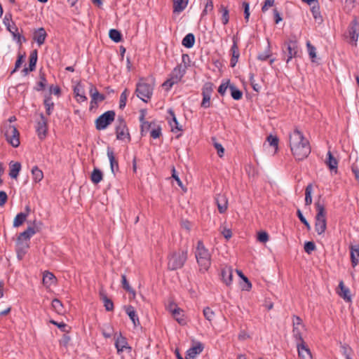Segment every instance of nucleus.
Returning a JSON list of instances; mask_svg holds the SVG:
<instances>
[{
  "label": "nucleus",
  "instance_id": "1",
  "mask_svg": "<svg viewBox=\"0 0 359 359\" xmlns=\"http://www.w3.org/2000/svg\"><path fill=\"white\" fill-rule=\"evenodd\" d=\"M304 332H305V327L302 319L293 315V337L297 341L298 355L300 359H312L311 351L302 337Z\"/></svg>",
  "mask_w": 359,
  "mask_h": 359
},
{
  "label": "nucleus",
  "instance_id": "2",
  "mask_svg": "<svg viewBox=\"0 0 359 359\" xmlns=\"http://www.w3.org/2000/svg\"><path fill=\"white\" fill-rule=\"evenodd\" d=\"M293 157L297 161H302L311 153V146L309 140L304 137L298 129L293 130Z\"/></svg>",
  "mask_w": 359,
  "mask_h": 359
},
{
  "label": "nucleus",
  "instance_id": "3",
  "mask_svg": "<svg viewBox=\"0 0 359 359\" xmlns=\"http://www.w3.org/2000/svg\"><path fill=\"white\" fill-rule=\"evenodd\" d=\"M195 256L197 263L199 265L200 271L205 272L211 265V255L207 248H205L202 241H198L195 252Z\"/></svg>",
  "mask_w": 359,
  "mask_h": 359
},
{
  "label": "nucleus",
  "instance_id": "4",
  "mask_svg": "<svg viewBox=\"0 0 359 359\" xmlns=\"http://www.w3.org/2000/svg\"><path fill=\"white\" fill-rule=\"evenodd\" d=\"M168 269L175 271L184 266L187 260V250H182L171 253L168 257Z\"/></svg>",
  "mask_w": 359,
  "mask_h": 359
},
{
  "label": "nucleus",
  "instance_id": "5",
  "mask_svg": "<svg viewBox=\"0 0 359 359\" xmlns=\"http://www.w3.org/2000/svg\"><path fill=\"white\" fill-rule=\"evenodd\" d=\"M317 214L316 215L315 230L318 235L323 234L327 228L326 210L323 204L316 203Z\"/></svg>",
  "mask_w": 359,
  "mask_h": 359
},
{
  "label": "nucleus",
  "instance_id": "6",
  "mask_svg": "<svg viewBox=\"0 0 359 359\" xmlns=\"http://www.w3.org/2000/svg\"><path fill=\"white\" fill-rule=\"evenodd\" d=\"M116 116V113L114 110H109L99 116L95 121V128L97 130H105L109 125H111Z\"/></svg>",
  "mask_w": 359,
  "mask_h": 359
},
{
  "label": "nucleus",
  "instance_id": "7",
  "mask_svg": "<svg viewBox=\"0 0 359 359\" xmlns=\"http://www.w3.org/2000/svg\"><path fill=\"white\" fill-rule=\"evenodd\" d=\"M4 133L6 140L12 147L15 148L19 147L20 133L15 126L11 124L6 126Z\"/></svg>",
  "mask_w": 359,
  "mask_h": 359
},
{
  "label": "nucleus",
  "instance_id": "8",
  "mask_svg": "<svg viewBox=\"0 0 359 359\" xmlns=\"http://www.w3.org/2000/svg\"><path fill=\"white\" fill-rule=\"evenodd\" d=\"M115 132L117 140H123L125 138H127L128 141L130 142L131 137L129 133V130L125 118L122 116H118L116 119Z\"/></svg>",
  "mask_w": 359,
  "mask_h": 359
},
{
  "label": "nucleus",
  "instance_id": "9",
  "mask_svg": "<svg viewBox=\"0 0 359 359\" xmlns=\"http://www.w3.org/2000/svg\"><path fill=\"white\" fill-rule=\"evenodd\" d=\"M135 93L137 96L143 102H147L153 94L152 86L144 82H138L136 85Z\"/></svg>",
  "mask_w": 359,
  "mask_h": 359
},
{
  "label": "nucleus",
  "instance_id": "10",
  "mask_svg": "<svg viewBox=\"0 0 359 359\" xmlns=\"http://www.w3.org/2000/svg\"><path fill=\"white\" fill-rule=\"evenodd\" d=\"M347 37L350 43L356 46L359 37V21L356 16L353 17L348 26Z\"/></svg>",
  "mask_w": 359,
  "mask_h": 359
},
{
  "label": "nucleus",
  "instance_id": "11",
  "mask_svg": "<svg viewBox=\"0 0 359 359\" xmlns=\"http://www.w3.org/2000/svg\"><path fill=\"white\" fill-rule=\"evenodd\" d=\"M214 84L212 82H206L202 88L203 100L201 106L207 109L210 107V97L213 92Z\"/></svg>",
  "mask_w": 359,
  "mask_h": 359
},
{
  "label": "nucleus",
  "instance_id": "12",
  "mask_svg": "<svg viewBox=\"0 0 359 359\" xmlns=\"http://www.w3.org/2000/svg\"><path fill=\"white\" fill-rule=\"evenodd\" d=\"M34 226H28L25 231L20 233L16 241H19V243L26 241L27 243H29L31 237L41 230V227L36 224V221H34Z\"/></svg>",
  "mask_w": 359,
  "mask_h": 359
},
{
  "label": "nucleus",
  "instance_id": "13",
  "mask_svg": "<svg viewBox=\"0 0 359 359\" xmlns=\"http://www.w3.org/2000/svg\"><path fill=\"white\" fill-rule=\"evenodd\" d=\"M36 130L40 140H43L46 137L48 120L42 113L40 114V120L36 123Z\"/></svg>",
  "mask_w": 359,
  "mask_h": 359
},
{
  "label": "nucleus",
  "instance_id": "14",
  "mask_svg": "<svg viewBox=\"0 0 359 359\" xmlns=\"http://www.w3.org/2000/svg\"><path fill=\"white\" fill-rule=\"evenodd\" d=\"M115 347L118 353L123 352L124 349L128 351L132 350V348L128 345L127 339L121 332L118 334H115Z\"/></svg>",
  "mask_w": 359,
  "mask_h": 359
},
{
  "label": "nucleus",
  "instance_id": "15",
  "mask_svg": "<svg viewBox=\"0 0 359 359\" xmlns=\"http://www.w3.org/2000/svg\"><path fill=\"white\" fill-rule=\"evenodd\" d=\"M89 93L91 97L90 109H92L93 104H97L98 102H102L105 100V95L100 93L93 83H90Z\"/></svg>",
  "mask_w": 359,
  "mask_h": 359
},
{
  "label": "nucleus",
  "instance_id": "16",
  "mask_svg": "<svg viewBox=\"0 0 359 359\" xmlns=\"http://www.w3.org/2000/svg\"><path fill=\"white\" fill-rule=\"evenodd\" d=\"M170 309L172 312L174 318L178 322L179 324L182 325H184L187 324V320L184 318V311L182 309H181L174 304L170 305Z\"/></svg>",
  "mask_w": 359,
  "mask_h": 359
},
{
  "label": "nucleus",
  "instance_id": "17",
  "mask_svg": "<svg viewBox=\"0 0 359 359\" xmlns=\"http://www.w3.org/2000/svg\"><path fill=\"white\" fill-rule=\"evenodd\" d=\"M221 280L226 285L230 286L233 280V269L230 266H225L221 269Z\"/></svg>",
  "mask_w": 359,
  "mask_h": 359
},
{
  "label": "nucleus",
  "instance_id": "18",
  "mask_svg": "<svg viewBox=\"0 0 359 359\" xmlns=\"http://www.w3.org/2000/svg\"><path fill=\"white\" fill-rule=\"evenodd\" d=\"M231 53V58L230 60V66L231 67H234L238 62L239 56H240V52L239 48L237 43V39L235 36L233 38V45L230 50Z\"/></svg>",
  "mask_w": 359,
  "mask_h": 359
},
{
  "label": "nucleus",
  "instance_id": "19",
  "mask_svg": "<svg viewBox=\"0 0 359 359\" xmlns=\"http://www.w3.org/2000/svg\"><path fill=\"white\" fill-rule=\"evenodd\" d=\"M326 165L329 168L331 172H334V174L337 173L338 171V161L336 158H334L329 151L327 154V158L325 161Z\"/></svg>",
  "mask_w": 359,
  "mask_h": 359
},
{
  "label": "nucleus",
  "instance_id": "20",
  "mask_svg": "<svg viewBox=\"0 0 359 359\" xmlns=\"http://www.w3.org/2000/svg\"><path fill=\"white\" fill-rule=\"evenodd\" d=\"M46 37L47 33L43 27L38 28L33 32V40L35 41L39 46L45 43Z\"/></svg>",
  "mask_w": 359,
  "mask_h": 359
},
{
  "label": "nucleus",
  "instance_id": "21",
  "mask_svg": "<svg viewBox=\"0 0 359 359\" xmlns=\"http://www.w3.org/2000/svg\"><path fill=\"white\" fill-rule=\"evenodd\" d=\"M187 67V66L186 65H184V67H182V65H178L174 68L170 75V77L175 80L174 82L178 83L181 81L186 72Z\"/></svg>",
  "mask_w": 359,
  "mask_h": 359
},
{
  "label": "nucleus",
  "instance_id": "22",
  "mask_svg": "<svg viewBox=\"0 0 359 359\" xmlns=\"http://www.w3.org/2000/svg\"><path fill=\"white\" fill-rule=\"evenodd\" d=\"M29 248V243H27L26 241L20 242L16 241V254L17 257L19 260H22L25 255H26L27 250Z\"/></svg>",
  "mask_w": 359,
  "mask_h": 359
},
{
  "label": "nucleus",
  "instance_id": "23",
  "mask_svg": "<svg viewBox=\"0 0 359 359\" xmlns=\"http://www.w3.org/2000/svg\"><path fill=\"white\" fill-rule=\"evenodd\" d=\"M168 113L170 115L171 119L168 120V123L171 127V131L176 133L177 131H182V126L179 124V122L175 116V112L172 109L168 110Z\"/></svg>",
  "mask_w": 359,
  "mask_h": 359
},
{
  "label": "nucleus",
  "instance_id": "24",
  "mask_svg": "<svg viewBox=\"0 0 359 359\" xmlns=\"http://www.w3.org/2000/svg\"><path fill=\"white\" fill-rule=\"evenodd\" d=\"M215 201L219 213H224L228 207V200L226 197L223 194H218L215 198Z\"/></svg>",
  "mask_w": 359,
  "mask_h": 359
},
{
  "label": "nucleus",
  "instance_id": "25",
  "mask_svg": "<svg viewBox=\"0 0 359 359\" xmlns=\"http://www.w3.org/2000/svg\"><path fill=\"white\" fill-rule=\"evenodd\" d=\"M125 311L127 313V315L129 316L130 319L132 320L134 327H136L139 325H140L139 318L136 313V311L135 310V308L131 306H126L124 307Z\"/></svg>",
  "mask_w": 359,
  "mask_h": 359
},
{
  "label": "nucleus",
  "instance_id": "26",
  "mask_svg": "<svg viewBox=\"0 0 359 359\" xmlns=\"http://www.w3.org/2000/svg\"><path fill=\"white\" fill-rule=\"evenodd\" d=\"M107 156L110 163L111 171L115 175L116 172L118 171V163L115 158L113 149L109 147L107 148Z\"/></svg>",
  "mask_w": 359,
  "mask_h": 359
},
{
  "label": "nucleus",
  "instance_id": "27",
  "mask_svg": "<svg viewBox=\"0 0 359 359\" xmlns=\"http://www.w3.org/2000/svg\"><path fill=\"white\" fill-rule=\"evenodd\" d=\"M204 349V345L198 341L195 345L192 346L189 349L187 350V354L189 358H194L197 355L200 354Z\"/></svg>",
  "mask_w": 359,
  "mask_h": 359
},
{
  "label": "nucleus",
  "instance_id": "28",
  "mask_svg": "<svg viewBox=\"0 0 359 359\" xmlns=\"http://www.w3.org/2000/svg\"><path fill=\"white\" fill-rule=\"evenodd\" d=\"M74 94L77 101L79 102L87 100V97L85 95L84 88L80 82L74 88Z\"/></svg>",
  "mask_w": 359,
  "mask_h": 359
},
{
  "label": "nucleus",
  "instance_id": "29",
  "mask_svg": "<svg viewBox=\"0 0 359 359\" xmlns=\"http://www.w3.org/2000/svg\"><path fill=\"white\" fill-rule=\"evenodd\" d=\"M292 41L289 40L284 43L283 48L282 58L287 64L292 59Z\"/></svg>",
  "mask_w": 359,
  "mask_h": 359
},
{
  "label": "nucleus",
  "instance_id": "30",
  "mask_svg": "<svg viewBox=\"0 0 359 359\" xmlns=\"http://www.w3.org/2000/svg\"><path fill=\"white\" fill-rule=\"evenodd\" d=\"M350 252H351V261L353 267H355L358 264V258H359V245H351L349 247Z\"/></svg>",
  "mask_w": 359,
  "mask_h": 359
},
{
  "label": "nucleus",
  "instance_id": "31",
  "mask_svg": "<svg viewBox=\"0 0 359 359\" xmlns=\"http://www.w3.org/2000/svg\"><path fill=\"white\" fill-rule=\"evenodd\" d=\"M21 170V164L19 162L11 161L9 163V176L12 179H17Z\"/></svg>",
  "mask_w": 359,
  "mask_h": 359
},
{
  "label": "nucleus",
  "instance_id": "32",
  "mask_svg": "<svg viewBox=\"0 0 359 359\" xmlns=\"http://www.w3.org/2000/svg\"><path fill=\"white\" fill-rule=\"evenodd\" d=\"M43 105L46 108V113L48 116H50L54 109V102L52 101V97L50 94L46 95L43 100Z\"/></svg>",
  "mask_w": 359,
  "mask_h": 359
},
{
  "label": "nucleus",
  "instance_id": "33",
  "mask_svg": "<svg viewBox=\"0 0 359 359\" xmlns=\"http://www.w3.org/2000/svg\"><path fill=\"white\" fill-rule=\"evenodd\" d=\"M173 11L175 13H180L183 11L187 6L189 0H172Z\"/></svg>",
  "mask_w": 359,
  "mask_h": 359
},
{
  "label": "nucleus",
  "instance_id": "34",
  "mask_svg": "<svg viewBox=\"0 0 359 359\" xmlns=\"http://www.w3.org/2000/svg\"><path fill=\"white\" fill-rule=\"evenodd\" d=\"M339 288L340 291L338 292L339 295L344 300L350 301L351 296L349 295L350 290L344 285V281L341 280L339 283Z\"/></svg>",
  "mask_w": 359,
  "mask_h": 359
},
{
  "label": "nucleus",
  "instance_id": "35",
  "mask_svg": "<svg viewBox=\"0 0 359 359\" xmlns=\"http://www.w3.org/2000/svg\"><path fill=\"white\" fill-rule=\"evenodd\" d=\"M100 299L104 302V306L107 311H111L114 310V303L111 299L107 297L104 292H100Z\"/></svg>",
  "mask_w": 359,
  "mask_h": 359
},
{
  "label": "nucleus",
  "instance_id": "36",
  "mask_svg": "<svg viewBox=\"0 0 359 359\" xmlns=\"http://www.w3.org/2000/svg\"><path fill=\"white\" fill-rule=\"evenodd\" d=\"M103 179V172L102 170L97 168H94L93 170L91 172L90 180L93 183L95 184H97L100 183Z\"/></svg>",
  "mask_w": 359,
  "mask_h": 359
},
{
  "label": "nucleus",
  "instance_id": "37",
  "mask_svg": "<svg viewBox=\"0 0 359 359\" xmlns=\"http://www.w3.org/2000/svg\"><path fill=\"white\" fill-rule=\"evenodd\" d=\"M39 79L40 81L36 83V86L34 87V90L36 91L44 90L47 85L46 74L44 72H42L41 69L39 71Z\"/></svg>",
  "mask_w": 359,
  "mask_h": 359
},
{
  "label": "nucleus",
  "instance_id": "38",
  "mask_svg": "<svg viewBox=\"0 0 359 359\" xmlns=\"http://www.w3.org/2000/svg\"><path fill=\"white\" fill-rule=\"evenodd\" d=\"M195 43V36L192 33L187 34L182 39V44L187 48H191Z\"/></svg>",
  "mask_w": 359,
  "mask_h": 359
},
{
  "label": "nucleus",
  "instance_id": "39",
  "mask_svg": "<svg viewBox=\"0 0 359 359\" xmlns=\"http://www.w3.org/2000/svg\"><path fill=\"white\" fill-rule=\"evenodd\" d=\"M56 278L54 274L49 271H45L43 276V283L44 285L50 286L55 283Z\"/></svg>",
  "mask_w": 359,
  "mask_h": 359
},
{
  "label": "nucleus",
  "instance_id": "40",
  "mask_svg": "<svg viewBox=\"0 0 359 359\" xmlns=\"http://www.w3.org/2000/svg\"><path fill=\"white\" fill-rule=\"evenodd\" d=\"M109 36L111 41L118 43L123 41V35L121 32L116 29H111L109 32Z\"/></svg>",
  "mask_w": 359,
  "mask_h": 359
},
{
  "label": "nucleus",
  "instance_id": "41",
  "mask_svg": "<svg viewBox=\"0 0 359 359\" xmlns=\"http://www.w3.org/2000/svg\"><path fill=\"white\" fill-rule=\"evenodd\" d=\"M38 59V52L37 50H34L32 51L29 57V71L33 72L36 69V65Z\"/></svg>",
  "mask_w": 359,
  "mask_h": 359
},
{
  "label": "nucleus",
  "instance_id": "42",
  "mask_svg": "<svg viewBox=\"0 0 359 359\" xmlns=\"http://www.w3.org/2000/svg\"><path fill=\"white\" fill-rule=\"evenodd\" d=\"M156 121H153L151 122L145 121L141 123L140 125V134L141 136H144L146 134L151 130L153 126H155Z\"/></svg>",
  "mask_w": 359,
  "mask_h": 359
},
{
  "label": "nucleus",
  "instance_id": "43",
  "mask_svg": "<svg viewBox=\"0 0 359 359\" xmlns=\"http://www.w3.org/2000/svg\"><path fill=\"white\" fill-rule=\"evenodd\" d=\"M121 285H122V287L129 294H132L133 297L135 298V294H136L135 291L130 285V284L127 280L126 276L125 274L121 275Z\"/></svg>",
  "mask_w": 359,
  "mask_h": 359
},
{
  "label": "nucleus",
  "instance_id": "44",
  "mask_svg": "<svg viewBox=\"0 0 359 359\" xmlns=\"http://www.w3.org/2000/svg\"><path fill=\"white\" fill-rule=\"evenodd\" d=\"M32 178L34 182L37 183L42 180L43 178V173L38 166L35 165L32 169Z\"/></svg>",
  "mask_w": 359,
  "mask_h": 359
},
{
  "label": "nucleus",
  "instance_id": "45",
  "mask_svg": "<svg viewBox=\"0 0 359 359\" xmlns=\"http://www.w3.org/2000/svg\"><path fill=\"white\" fill-rule=\"evenodd\" d=\"M231 96L235 100H239L243 97V92L239 90L234 84L229 85Z\"/></svg>",
  "mask_w": 359,
  "mask_h": 359
},
{
  "label": "nucleus",
  "instance_id": "46",
  "mask_svg": "<svg viewBox=\"0 0 359 359\" xmlns=\"http://www.w3.org/2000/svg\"><path fill=\"white\" fill-rule=\"evenodd\" d=\"M27 217V213L20 212L17 214L13 220V226L19 227L21 226L26 221Z\"/></svg>",
  "mask_w": 359,
  "mask_h": 359
},
{
  "label": "nucleus",
  "instance_id": "47",
  "mask_svg": "<svg viewBox=\"0 0 359 359\" xmlns=\"http://www.w3.org/2000/svg\"><path fill=\"white\" fill-rule=\"evenodd\" d=\"M162 136V128L161 126L155 123V126H153L150 130V137L153 139H158Z\"/></svg>",
  "mask_w": 359,
  "mask_h": 359
},
{
  "label": "nucleus",
  "instance_id": "48",
  "mask_svg": "<svg viewBox=\"0 0 359 359\" xmlns=\"http://www.w3.org/2000/svg\"><path fill=\"white\" fill-rule=\"evenodd\" d=\"M238 276L244 281L245 284L242 286L243 290L249 291L252 288V284L249 279L240 270H236Z\"/></svg>",
  "mask_w": 359,
  "mask_h": 359
},
{
  "label": "nucleus",
  "instance_id": "49",
  "mask_svg": "<svg viewBox=\"0 0 359 359\" xmlns=\"http://www.w3.org/2000/svg\"><path fill=\"white\" fill-rule=\"evenodd\" d=\"M219 11L222 13V21L224 25H226L229 20V12L227 7L221 5Z\"/></svg>",
  "mask_w": 359,
  "mask_h": 359
},
{
  "label": "nucleus",
  "instance_id": "50",
  "mask_svg": "<svg viewBox=\"0 0 359 359\" xmlns=\"http://www.w3.org/2000/svg\"><path fill=\"white\" fill-rule=\"evenodd\" d=\"M311 6V11L312 13L313 18L316 20H322V16L320 15V7H319L318 3V2L313 3Z\"/></svg>",
  "mask_w": 359,
  "mask_h": 359
},
{
  "label": "nucleus",
  "instance_id": "51",
  "mask_svg": "<svg viewBox=\"0 0 359 359\" xmlns=\"http://www.w3.org/2000/svg\"><path fill=\"white\" fill-rule=\"evenodd\" d=\"M52 307L53 309L58 313L61 314L64 312L63 311V304L61 301L58 299H54L52 301Z\"/></svg>",
  "mask_w": 359,
  "mask_h": 359
},
{
  "label": "nucleus",
  "instance_id": "52",
  "mask_svg": "<svg viewBox=\"0 0 359 359\" xmlns=\"http://www.w3.org/2000/svg\"><path fill=\"white\" fill-rule=\"evenodd\" d=\"M307 50L309 55L310 58L312 62H315V58L316 57V48L314 46H313L309 41L306 42Z\"/></svg>",
  "mask_w": 359,
  "mask_h": 359
},
{
  "label": "nucleus",
  "instance_id": "53",
  "mask_svg": "<svg viewBox=\"0 0 359 359\" xmlns=\"http://www.w3.org/2000/svg\"><path fill=\"white\" fill-rule=\"evenodd\" d=\"M211 140L213 143V145L215 148L217 149V154L219 157H222L224 154V148L222 147V145L217 142L216 137H212Z\"/></svg>",
  "mask_w": 359,
  "mask_h": 359
},
{
  "label": "nucleus",
  "instance_id": "54",
  "mask_svg": "<svg viewBox=\"0 0 359 359\" xmlns=\"http://www.w3.org/2000/svg\"><path fill=\"white\" fill-rule=\"evenodd\" d=\"M129 91L127 88H126L123 93L121 94L120 100H119V108L123 109L125 108L127 101L128 95Z\"/></svg>",
  "mask_w": 359,
  "mask_h": 359
},
{
  "label": "nucleus",
  "instance_id": "55",
  "mask_svg": "<svg viewBox=\"0 0 359 359\" xmlns=\"http://www.w3.org/2000/svg\"><path fill=\"white\" fill-rule=\"evenodd\" d=\"M205 1H206V3L205 4L204 9L202 11L201 18H203L204 16H205L208 13V12H211L213 11L214 6H213L212 0H205Z\"/></svg>",
  "mask_w": 359,
  "mask_h": 359
},
{
  "label": "nucleus",
  "instance_id": "56",
  "mask_svg": "<svg viewBox=\"0 0 359 359\" xmlns=\"http://www.w3.org/2000/svg\"><path fill=\"white\" fill-rule=\"evenodd\" d=\"M9 32L12 34L13 39H16L17 43L19 45L20 47L22 46V43L23 42L25 43V42L27 41V39L24 36L21 35L18 32V31L17 32H15H15H13V31Z\"/></svg>",
  "mask_w": 359,
  "mask_h": 359
},
{
  "label": "nucleus",
  "instance_id": "57",
  "mask_svg": "<svg viewBox=\"0 0 359 359\" xmlns=\"http://www.w3.org/2000/svg\"><path fill=\"white\" fill-rule=\"evenodd\" d=\"M266 140L270 146L275 148L276 151L278 149L279 140L276 135H269Z\"/></svg>",
  "mask_w": 359,
  "mask_h": 359
},
{
  "label": "nucleus",
  "instance_id": "58",
  "mask_svg": "<svg viewBox=\"0 0 359 359\" xmlns=\"http://www.w3.org/2000/svg\"><path fill=\"white\" fill-rule=\"evenodd\" d=\"M25 57H26V55L25 53L23 54H18V58L15 61V68L11 72V74H13L15 71H17V69H18L21 67L22 64L25 61Z\"/></svg>",
  "mask_w": 359,
  "mask_h": 359
},
{
  "label": "nucleus",
  "instance_id": "59",
  "mask_svg": "<svg viewBox=\"0 0 359 359\" xmlns=\"http://www.w3.org/2000/svg\"><path fill=\"white\" fill-rule=\"evenodd\" d=\"M311 184H309L306 187L305 190V203L306 205H311L312 203V197H311Z\"/></svg>",
  "mask_w": 359,
  "mask_h": 359
},
{
  "label": "nucleus",
  "instance_id": "60",
  "mask_svg": "<svg viewBox=\"0 0 359 359\" xmlns=\"http://www.w3.org/2000/svg\"><path fill=\"white\" fill-rule=\"evenodd\" d=\"M271 55L270 46H268L267 49L265 51L259 53L257 59L262 61H266L271 57Z\"/></svg>",
  "mask_w": 359,
  "mask_h": 359
},
{
  "label": "nucleus",
  "instance_id": "61",
  "mask_svg": "<svg viewBox=\"0 0 359 359\" xmlns=\"http://www.w3.org/2000/svg\"><path fill=\"white\" fill-rule=\"evenodd\" d=\"M203 312V316L206 320L210 322L213 319L215 316V312L210 307L207 306L204 308Z\"/></svg>",
  "mask_w": 359,
  "mask_h": 359
},
{
  "label": "nucleus",
  "instance_id": "62",
  "mask_svg": "<svg viewBox=\"0 0 359 359\" xmlns=\"http://www.w3.org/2000/svg\"><path fill=\"white\" fill-rule=\"evenodd\" d=\"M304 248L305 252L307 254L310 255V254L312 253V252H313L316 250V245H315L314 242H313V241H306L304 243Z\"/></svg>",
  "mask_w": 359,
  "mask_h": 359
},
{
  "label": "nucleus",
  "instance_id": "63",
  "mask_svg": "<svg viewBox=\"0 0 359 359\" xmlns=\"http://www.w3.org/2000/svg\"><path fill=\"white\" fill-rule=\"evenodd\" d=\"M269 236L266 231H262L257 233V241H259L261 243H266V241H269Z\"/></svg>",
  "mask_w": 359,
  "mask_h": 359
},
{
  "label": "nucleus",
  "instance_id": "64",
  "mask_svg": "<svg viewBox=\"0 0 359 359\" xmlns=\"http://www.w3.org/2000/svg\"><path fill=\"white\" fill-rule=\"evenodd\" d=\"M230 81L228 80L226 82H222L221 83V85L219 86L218 88V93L222 95V96H224L227 88H229V85H230Z\"/></svg>",
  "mask_w": 359,
  "mask_h": 359
}]
</instances>
